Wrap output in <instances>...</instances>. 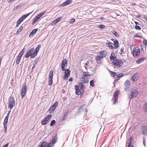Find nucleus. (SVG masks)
I'll return each mask as SVG.
<instances>
[{
  "mask_svg": "<svg viewBox=\"0 0 147 147\" xmlns=\"http://www.w3.org/2000/svg\"><path fill=\"white\" fill-rule=\"evenodd\" d=\"M26 91V84L24 83L22 86L21 92V95L22 98H23L24 96Z\"/></svg>",
  "mask_w": 147,
  "mask_h": 147,
  "instance_id": "obj_7",
  "label": "nucleus"
},
{
  "mask_svg": "<svg viewBox=\"0 0 147 147\" xmlns=\"http://www.w3.org/2000/svg\"><path fill=\"white\" fill-rule=\"evenodd\" d=\"M22 22L21 20H20V19H19L18 20L17 22L20 24Z\"/></svg>",
  "mask_w": 147,
  "mask_h": 147,
  "instance_id": "obj_62",
  "label": "nucleus"
},
{
  "mask_svg": "<svg viewBox=\"0 0 147 147\" xmlns=\"http://www.w3.org/2000/svg\"><path fill=\"white\" fill-rule=\"evenodd\" d=\"M123 63L124 61H122V60L121 59H116L114 61H113V65L117 67H120Z\"/></svg>",
  "mask_w": 147,
  "mask_h": 147,
  "instance_id": "obj_3",
  "label": "nucleus"
},
{
  "mask_svg": "<svg viewBox=\"0 0 147 147\" xmlns=\"http://www.w3.org/2000/svg\"><path fill=\"white\" fill-rule=\"evenodd\" d=\"M38 58H36L34 60V63L33 64V66L32 67V70L34 69L35 68V66L36 65L37 63L38 62Z\"/></svg>",
  "mask_w": 147,
  "mask_h": 147,
  "instance_id": "obj_25",
  "label": "nucleus"
},
{
  "mask_svg": "<svg viewBox=\"0 0 147 147\" xmlns=\"http://www.w3.org/2000/svg\"><path fill=\"white\" fill-rule=\"evenodd\" d=\"M135 28L137 30H141V27L139 26L136 25L135 27Z\"/></svg>",
  "mask_w": 147,
  "mask_h": 147,
  "instance_id": "obj_51",
  "label": "nucleus"
},
{
  "mask_svg": "<svg viewBox=\"0 0 147 147\" xmlns=\"http://www.w3.org/2000/svg\"><path fill=\"white\" fill-rule=\"evenodd\" d=\"M142 133L144 135L147 136V126H144L143 127Z\"/></svg>",
  "mask_w": 147,
  "mask_h": 147,
  "instance_id": "obj_19",
  "label": "nucleus"
},
{
  "mask_svg": "<svg viewBox=\"0 0 147 147\" xmlns=\"http://www.w3.org/2000/svg\"><path fill=\"white\" fill-rule=\"evenodd\" d=\"M72 0H67L65 2L61 4L60 6L61 7H63L66 6L71 3Z\"/></svg>",
  "mask_w": 147,
  "mask_h": 147,
  "instance_id": "obj_21",
  "label": "nucleus"
},
{
  "mask_svg": "<svg viewBox=\"0 0 147 147\" xmlns=\"http://www.w3.org/2000/svg\"><path fill=\"white\" fill-rule=\"evenodd\" d=\"M40 18L37 15L34 18V19L32 21V25H33Z\"/></svg>",
  "mask_w": 147,
  "mask_h": 147,
  "instance_id": "obj_24",
  "label": "nucleus"
},
{
  "mask_svg": "<svg viewBox=\"0 0 147 147\" xmlns=\"http://www.w3.org/2000/svg\"><path fill=\"white\" fill-rule=\"evenodd\" d=\"M68 113L69 111H67L64 113L63 114V117L62 120L63 121H64L65 120V118L66 117V116L67 114Z\"/></svg>",
  "mask_w": 147,
  "mask_h": 147,
  "instance_id": "obj_33",
  "label": "nucleus"
},
{
  "mask_svg": "<svg viewBox=\"0 0 147 147\" xmlns=\"http://www.w3.org/2000/svg\"><path fill=\"white\" fill-rule=\"evenodd\" d=\"M69 76H68L66 75H65L64 77H63L64 79L65 80H67L68 78L69 77Z\"/></svg>",
  "mask_w": 147,
  "mask_h": 147,
  "instance_id": "obj_58",
  "label": "nucleus"
},
{
  "mask_svg": "<svg viewBox=\"0 0 147 147\" xmlns=\"http://www.w3.org/2000/svg\"><path fill=\"white\" fill-rule=\"evenodd\" d=\"M75 21V20L74 18H73L70 21V23L71 24L74 23Z\"/></svg>",
  "mask_w": 147,
  "mask_h": 147,
  "instance_id": "obj_55",
  "label": "nucleus"
},
{
  "mask_svg": "<svg viewBox=\"0 0 147 147\" xmlns=\"http://www.w3.org/2000/svg\"><path fill=\"white\" fill-rule=\"evenodd\" d=\"M21 57L19 56H18L16 61V64L17 65L19 64L20 61L21 59Z\"/></svg>",
  "mask_w": 147,
  "mask_h": 147,
  "instance_id": "obj_29",
  "label": "nucleus"
},
{
  "mask_svg": "<svg viewBox=\"0 0 147 147\" xmlns=\"http://www.w3.org/2000/svg\"><path fill=\"white\" fill-rule=\"evenodd\" d=\"M117 58V55L115 53H112L111 54V56L110 57V61L115 60Z\"/></svg>",
  "mask_w": 147,
  "mask_h": 147,
  "instance_id": "obj_18",
  "label": "nucleus"
},
{
  "mask_svg": "<svg viewBox=\"0 0 147 147\" xmlns=\"http://www.w3.org/2000/svg\"><path fill=\"white\" fill-rule=\"evenodd\" d=\"M138 92L136 90H133L131 91L128 96V98L131 99L136 97L138 94Z\"/></svg>",
  "mask_w": 147,
  "mask_h": 147,
  "instance_id": "obj_5",
  "label": "nucleus"
},
{
  "mask_svg": "<svg viewBox=\"0 0 147 147\" xmlns=\"http://www.w3.org/2000/svg\"><path fill=\"white\" fill-rule=\"evenodd\" d=\"M113 45L115 47V49H117L119 47V43L117 40H115L113 41Z\"/></svg>",
  "mask_w": 147,
  "mask_h": 147,
  "instance_id": "obj_23",
  "label": "nucleus"
},
{
  "mask_svg": "<svg viewBox=\"0 0 147 147\" xmlns=\"http://www.w3.org/2000/svg\"><path fill=\"white\" fill-rule=\"evenodd\" d=\"M109 71L111 76L114 77L116 76V72L111 71L110 70H109Z\"/></svg>",
  "mask_w": 147,
  "mask_h": 147,
  "instance_id": "obj_32",
  "label": "nucleus"
},
{
  "mask_svg": "<svg viewBox=\"0 0 147 147\" xmlns=\"http://www.w3.org/2000/svg\"><path fill=\"white\" fill-rule=\"evenodd\" d=\"M46 10L44 11L43 12H40V13L38 14L37 15L40 18L41 16H43L46 13Z\"/></svg>",
  "mask_w": 147,
  "mask_h": 147,
  "instance_id": "obj_34",
  "label": "nucleus"
},
{
  "mask_svg": "<svg viewBox=\"0 0 147 147\" xmlns=\"http://www.w3.org/2000/svg\"><path fill=\"white\" fill-rule=\"evenodd\" d=\"M9 117H8L6 116L4 120V122H3V124H7V123L8 122V119Z\"/></svg>",
  "mask_w": 147,
  "mask_h": 147,
  "instance_id": "obj_39",
  "label": "nucleus"
},
{
  "mask_svg": "<svg viewBox=\"0 0 147 147\" xmlns=\"http://www.w3.org/2000/svg\"><path fill=\"white\" fill-rule=\"evenodd\" d=\"M134 37H138L141 38H143V37L140 36L138 34H135L134 36Z\"/></svg>",
  "mask_w": 147,
  "mask_h": 147,
  "instance_id": "obj_48",
  "label": "nucleus"
},
{
  "mask_svg": "<svg viewBox=\"0 0 147 147\" xmlns=\"http://www.w3.org/2000/svg\"><path fill=\"white\" fill-rule=\"evenodd\" d=\"M51 116L52 115L51 114L48 115L46 116L44 119L41 121V123L43 125L46 124L47 123L48 120L51 117Z\"/></svg>",
  "mask_w": 147,
  "mask_h": 147,
  "instance_id": "obj_8",
  "label": "nucleus"
},
{
  "mask_svg": "<svg viewBox=\"0 0 147 147\" xmlns=\"http://www.w3.org/2000/svg\"><path fill=\"white\" fill-rule=\"evenodd\" d=\"M38 30V28H36L30 32L29 35V37H32L34 34H36Z\"/></svg>",
  "mask_w": 147,
  "mask_h": 147,
  "instance_id": "obj_22",
  "label": "nucleus"
},
{
  "mask_svg": "<svg viewBox=\"0 0 147 147\" xmlns=\"http://www.w3.org/2000/svg\"><path fill=\"white\" fill-rule=\"evenodd\" d=\"M75 89L76 90L75 93L77 95H79L81 94L82 95V92L80 91L79 87L77 85L75 86Z\"/></svg>",
  "mask_w": 147,
  "mask_h": 147,
  "instance_id": "obj_17",
  "label": "nucleus"
},
{
  "mask_svg": "<svg viewBox=\"0 0 147 147\" xmlns=\"http://www.w3.org/2000/svg\"><path fill=\"white\" fill-rule=\"evenodd\" d=\"M79 86L81 90H84V85L82 82H79Z\"/></svg>",
  "mask_w": 147,
  "mask_h": 147,
  "instance_id": "obj_31",
  "label": "nucleus"
},
{
  "mask_svg": "<svg viewBox=\"0 0 147 147\" xmlns=\"http://www.w3.org/2000/svg\"><path fill=\"white\" fill-rule=\"evenodd\" d=\"M23 29V27L22 26H21L17 30L16 33L15 34H17L20 33L21 31Z\"/></svg>",
  "mask_w": 147,
  "mask_h": 147,
  "instance_id": "obj_28",
  "label": "nucleus"
},
{
  "mask_svg": "<svg viewBox=\"0 0 147 147\" xmlns=\"http://www.w3.org/2000/svg\"><path fill=\"white\" fill-rule=\"evenodd\" d=\"M57 134H56L55 135L53 136L52 137V140L50 143H48L46 141L41 142H40L39 145L37 147H52L51 144H52L56 142V141L57 139Z\"/></svg>",
  "mask_w": 147,
  "mask_h": 147,
  "instance_id": "obj_1",
  "label": "nucleus"
},
{
  "mask_svg": "<svg viewBox=\"0 0 147 147\" xmlns=\"http://www.w3.org/2000/svg\"><path fill=\"white\" fill-rule=\"evenodd\" d=\"M63 19V18L61 17H59L57 19H56L55 20L53 21L52 22V25H55L56 23H57L61 20Z\"/></svg>",
  "mask_w": 147,
  "mask_h": 147,
  "instance_id": "obj_20",
  "label": "nucleus"
},
{
  "mask_svg": "<svg viewBox=\"0 0 147 147\" xmlns=\"http://www.w3.org/2000/svg\"><path fill=\"white\" fill-rule=\"evenodd\" d=\"M136 74H134L131 78V79L133 81H134L136 79Z\"/></svg>",
  "mask_w": 147,
  "mask_h": 147,
  "instance_id": "obj_50",
  "label": "nucleus"
},
{
  "mask_svg": "<svg viewBox=\"0 0 147 147\" xmlns=\"http://www.w3.org/2000/svg\"><path fill=\"white\" fill-rule=\"evenodd\" d=\"M140 53V49L137 47H134L133 51L132 54L135 57L139 56Z\"/></svg>",
  "mask_w": 147,
  "mask_h": 147,
  "instance_id": "obj_6",
  "label": "nucleus"
},
{
  "mask_svg": "<svg viewBox=\"0 0 147 147\" xmlns=\"http://www.w3.org/2000/svg\"><path fill=\"white\" fill-rule=\"evenodd\" d=\"M100 55H101V56L102 57V58L105 57L106 55L105 54V51H103L101 52Z\"/></svg>",
  "mask_w": 147,
  "mask_h": 147,
  "instance_id": "obj_41",
  "label": "nucleus"
},
{
  "mask_svg": "<svg viewBox=\"0 0 147 147\" xmlns=\"http://www.w3.org/2000/svg\"><path fill=\"white\" fill-rule=\"evenodd\" d=\"M58 102L57 101H56L51 106L52 108H53L55 109H56L58 106Z\"/></svg>",
  "mask_w": 147,
  "mask_h": 147,
  "instance_id": "obj_35",
  "label": "nucleus"
},
{
  "mask_svg": "<svg viewBox=\"0 0 147 147\" xmlns=\"http://www.w3.org/2000/svg\"><path fill=\"white\" fill-rule=\"evenodd\" d=\"M67 60L66 59H63L61 62V68L62 71H64L65 70V67L67 66Z\"/></svg>",
  "mask_w": 147,
  "mask_h": 147,
  "instance_id": "obj_11",
  "label": "nucleus"
},
{
  "mask_svg": "<svg viewBox=\"0 0 147 147\" xmlns=\"http://www.w3.org/2000/svg\"><path fill=\"white\" fill-rule=\"evenodd\" d=\"M124 49L123 47H122L121 48L120 50L121 52L119 53L120 55H122V54L125 53L123 51Z\"/></svg>",
  "mask_w": 147,
  "mask_h": 147,
  "instance_id": "obj_52",
  "label": "nucleus"
},
{
  "mask_svg": "<svg viewBox=\"0 0 147 147\" xmlns=\"http://www.w3.org/2000/svg\"><path fill=\"white\" fill-rule=\"evenodd\" d=\"M9 143H6L5 144V145H4L3 146V147H7L8 145H9Z\"/></svg>",
  "mask_w": 147,
  "mask_h": 147,
  "instance_id": "obj_63",
  "label": "nucleus"
},
{
  "mask_svg": "<svg viewBox=\"0 0 147 147\" xmlns=\"http://www.w3.org/2000/svg\"><path fill=\"white\" fill-rule=\"evenodd\" d=\"M15 105V101L13 96H11L9 97L8 102V108L10 109L13 108Z\"/></svg>",
  "mask_w": 147,
  "mask_h": 147,
  "instance_id": "obj_2",
  "label": "nucleus"
},
{
  "mask_svg": "<svg viewBox=\"0 0 147 147\" xmlns=\"http://www.w3.org/2000/svg\"><path fill=\"white\" fill-rule=\"evenodd\" d=\"M105 26L104 25H99L98 26V27L100 29H104L105 28Z\"/></svg>",
  "mask_w": 147,
  "mask_h": 147,
  "instance_id": "obj_44",
  "label": "nucleus"
},
{
  "mask_svg": "<svg viewBox=\"0 0 147 147\" xmlns=\"http://www.w3.org/2000/svg\"><path fill=\"white\" fill-rule=\"evenodd\" d=\"M106 45L107 46L109 47L111 49H115L114 47L113 46V43L110 42L109 40H107L106 43Z\"/></svg>",
  "mask_w": 147,
  "mask_h": 147,
  "instance_id": "obj_16",
  "label": "nucleus"
},
{
  "mask_svg": "<svg viewBox=\"0 0 147 147\" xmlns=\"http://www.w3.org/2000/svg\"><path fill=\"white\" fill-rule=\"evenodd\" d=\"M24 3H22L18 5V6L19 7V8H20V7H22L24 5Z\"/></svg>",
  "mask_w": 147,
  "mask_h": 147,
  "instance_id": "obj_61",
  "label": "nucleus"
},
{
  "mask_svg": "<svg viewBox=\"0 0 147 147\" xmlns=\"http://www.w3.org/2000/svg\"><path fill=\"white\" fill-rule=\"evenodd\" d=\"M55 123V120H52L51 121L50 125L51 126H53Z\"/></svg>",
  "mask_w": 147,
  "mask_h": 147,
  "instance_id": "obj_45",
  "label": "nucleus"
},
{
  "mask_svg": "<svg viewBox=\"0 0 147 147\" xmlns=\"http://www.w3.org/2000/svg\"><path fill=\"white\" fill-rule=\"evenodd\" d=\"M11 112V111L10 110H9L8 111V113L7 114V115L6 116L8 117H9V114H10Z\"/></svg>",
  "mask_w": 147,
  "mask_h": 147,
  "instance_id": "obj_60",
  "label": "nucleus"
},
{
  "mask_svg": "<svg viewBox=\"0 0 147 147\" xmlns=\"http://www.w3.org/2000/svg\"><path fill=\"white\" fill-rule=\"evenodd\" d=\"M145 59L144 57L140 58L136 61V63L138 64H139L143 62Z\"/></svg>",
  "mask_w": 147,
  "mask_h": 147,
  "instance_id": "obj_26",
  "label": "nucleus"
},
{
  "mask_svg": "<svg viewBox=\"0 0 147 147\" xmlns=\"http://www.w3.org/2000/svg\"><path fill=\"white\" fill-rule=\"evenodd\" d=\"M143 44L145 46H146L147 45V41L146 39H144V40L143 41Z\"/></svg>",
  "mask_w": 147,
  "mask_h": 147,
  "instance_id": "obj_53",
  "label": "nucleus"
},
{
  "mask_svg": "<svg viewBox=\"0 0 147 147\" xmlns=\"http://www.w3.org/2000/svg\"><path fill=\"white\" fill-rule=\"evenodd\" d=\"M112 33L113 34L117 37H118L119 36L118 33L117 32L114 30H113L112 32Z\"/></svg>",
  "mask_w": 147,
  "mask_h": 147,
  "instance_id": "obj_38",
  "label": "nucleus"
},
{
  "mask_svg": "<svg viewBox=\"0 0 147 147\" xmlns=\"http://www.w3.org/2000/svg\"><path fill=\"white\" fill-rule=\"evenodd\" d=\"M95 82V81H94V80H93L90 81V86L92 87L94 86V83Z\"/></svg>",
  "mask_w": 147,
  "mask_h": 147,
  "instance_id": "obj_37",
  "label": "nucleus"
},
{
  "mask_svg": "<svg viewBox=\"0 0 147 147\" xmlns=\"http://www.w3.org/2000/svg\"><path fill=\"white\" fill-rule=\"evenodd\" d=\"M145 141H146L145 138V137H144L143 138V145L144 146H145L146 145V142H145Z\"/></svg>",
  "mask_w": 147,
  "mask_h": 147,
  "instance_id": "obj_56",
  "label": "nucleus"
},
{
  "mask_svg": "<svg viewBox=\"0 0 147 147\" xmlns=\"http://www.w3.org/2000/svg\"><path fill=\"white\" fill-rule=\"evenodd\" d=\"M24 49L23 48L19 54L18 56L22 57L24 52Z\"/></svg>",
  "mask_w": 147,
  "mask_h": 147,
  "instance_id": "obj_42",
  "label": "nucleus"
},
{
  "mask_svg": "<svg viewBox=\"0 0 147 147\" xmlns=\"http://www.w3.org/2000/svg\"><path fill=\"white\" fill-rule=\"evenodd\" d=\"M55 109L53 108H52V107H50L49 110V113H53L55 111Z\"/></svg>",
  "mask_w": 147,
  "mask_h": 147,
  "instance_id": "obj_36",
  "label": "nucleus"
},
{
  "mask_svg": "<svg viewBox=\"0 0 147 147\" xmlns=\"http://www.w3.org/2000/svg\"><path fill=\"white\" fill-rule=\"evenodd\" d=\"M132 139L133 140V138L132 136H131L128 140V141H129L128 144H129V145H131V142Z\"/></svg>",
  "mask_w": 147,
  "mask_h": 147,
  "instance_id": "obj_40",
  "label": "nucleus"
},
{
  "mask_svg": "<svg viewBox=\"0 0 147 147\" xmlns=\"http://www.w3.org/2000/svg\"><path fill=\"white\" fill-rule=\"evenodd\" d=\"M64 73H65V75H66L68 76H69L70 74V73L71 72V71L70 70H69L68 69H66L65 70Z\"/></svg>",
  "mask_w": 147,
  "mask_h": 147,
  "instance_id": "obj_27",
  "label": "nucleus"
},
{
  "mask_svg": "<svg viewBox=\"0 0 147 147\" xmlns=\"http://www.w3.org/2000/svg\"><path fill=\"white\" fill-rule=\"evenodd\" d=\"M90 76V75L89 74H83V76L81 78L82 82L84 83H88L89 80H88L87 77Z\"/></svg>",
  "mask_w": 147,
  "mask_h": 147,
  "instance_id": "obj_9",
  "label": "nucleus"
},
{
  "mask_svg": "<svg viewBox=\"0 0 147 147\" xmlns=\"http://www.w3.org/2000/svg\"><path fill=\"white\" fill-rule=\"evenodd\" d=\"M144 110L145 111L147 112V103L144 105Z\"/></svg>",
  "mask_w": 147,
  "mask_h": 147,
  "instance_id": "obj_49",
  "label": "nucleus"
},
{
  "mask_svg": "<svg viewBox=\"0 0 147 147\" xmlns=\"http://www.w3.org/2000/svg\"><path fill=\"white\" fill-rule=\"evenodd\" d=\"M7 125L6 124H3V125L4 128V133L5 134L7 133Z\"/></svg>",
  "mask_w": 147,
  "mask_h": 147,
  "instance_id": "obj_43",
  "label": "nucleus"
},
{
  "mask_svg": "<svg viewBox=\"0 0 147 147\" xmlns=\"http://www.w3.org/2000/svg\"><path fill=\"white\" fill-rule=\"evenodd\" d=\"M120 79L119 77L117 76L116 77L115 79L114 82H113V84L117 82L118 80Z\"/></svg>",
  "mask_w": 147,
  "mask_h": 147,
  "instance_id": "obj_46",
  "label": "nucleus"
},
{
  "mask_svg": "<svg viewBox=\"0 0 147 147\" xmlns=\"http://www.w3.org/2000/svg\"><path fill=\"white\" fill-rule=\"evenodd\" d=\"M41 47L40 45H39L34 49V51H33V55L34 56L33 57H35L37 55L39 50Z\"/></svg>",
  "mask_w": 147,
  "mask_h": 147,
  "instance_id": "obj_15",
  "label": "nucleus"
},
{
  "mask_svg": "<svg viewBox=\"0 0 147 147\" xmlns=\"http://www.w3.org/2000/svg\"><path fill=\"white\" fill-rule=\"evenodd\" d=\"M19 7L18 6V5L17 6H15L13 8V11H14L15 10H16V9L19 8Z\"/></svg>",
  "mask_w": 147,
  "mask_h": 147,
  "instance_id": "obj_57",
  "label": "nucleus"
},
{
  "mask_svg": "<svg viewBox=\"0 0 147 147\" xmlns=\"http://www.w3.org/2000/svg\"><path fill=\"white\" fill-rule=\"evenodd\" d=\"M34 47L31 48L30 50H28L26 53L25 55V57L26 58H28L30 56L31 58L33 59L35 57H33L34 56L33 55V53L34 51Z\"/></svg>",
  "mask_w": 147,
  "mask_h": 147,
  "instance_id": "obj_4",
  "label": "nucleus"
},
{
  "mask_svg": "<svg viewBox=\"0 0 147 147\" xmlns=\"http://www.w3.org/2000/svg\"><path fill=\"white\" fill-rule=\"evenodd\" d=\"M125 90L126 91H128L130 88V84L129 80H127L124 83Z\"/></svg>",
  "mask_w": 147,
  "mask_h": 147,
  "instance_id": "obj_14",
  "label": "nucleus"
},
{
  "mask_svg": "<svg viewBox=\"0 0 147 147\" xmlns=\"http://www.w3.org/2000/svg\"><path fill=\"white\" fill-rule=\"evenodd\" d=\"M53 70L50 71L49 77V85L51 86L53 84Z\"/></svg>",
  "mask_w": 147,
  "mask_h": 147,
  "instance_id": "obj_10",
  "label": "nucleus"
},
{
  "mask_svg": "<svg viewBox=\"0 0 147 147\" xmlns=\"http://www.w3.org/2000/svg\"><path fill=\"white\" fill-rule=\"evenodd\" d=\"M85 105H83L80 106L79 109V111H85V117H87V112H88V109L86 108V107Z\"/></svg>",
  "mask_w": 147,
  "mask_h": 147,
  "instance_id": "obj_13",
  "label": "nucleus"
},
{
  "mask_svg": "<svg viewBox=\"0 0 147 147\" xmlns=\"http://www.w3.org/2000/svg\"><path fill=\"white\" fill-rule=\"evenodd\" d=\"M32 11L30 12V13H27L25 15H23L21 17H22V18H23L24 19V20L30 14L32 13Z\"/></svg>",
  "mask_w": 147,
  "mask_h": 147,
  "instance_id": "obj_30",
  "label": "nucleus"
},
{
  "mask_svg": "<svg viewBox=\"0 0 147 147\" xmlns=\"http://www.w3.org/2000/svg\"><path fill=\"white\" fill-rule=\"evenodd\" d=\"M136 17L137 18H139L140 17H141V16L140 15L138 14L136 15Z\"/></svg>",
  "mask_w": 147,
  "mask_h": 147,
  "instance_id": "obj_64",
  "label": "nucleus"
},
{
  "mask_svg": "<svg viewBox=\"0 0 147 147\" xmlns=\"http://www.w3.org/2000/svg\"><path fill=\"white\" fill-rule=\"evenodd\" d=\"M102 57L99 55H97L96 57V60H101V59H102Z\"/></svg>",
  "mask_w": 147,
  "mask_h": 147,
  "instance_id": "obj_47",
  "label": "nucleus"
},
{
  "mask_svg": "<svg viewBox=\"0 0 147 147\" xmlns=\"http://www.w3.org/2000/svg\"><path fill=\"white\" fill-rule=\"evenodd\" d=\"M119 91L118 90H115L113 95L114 98V101L113 102V104H115L116 102L118 100V95L119 93Z\"/></svg>",
  "mask_w": 147,
  "mask_h": 147,
  "instance_id": "obj_12",
  "label": "nucleus"
},
{
  "mask_svg": "<svg viewBox=\"0 0 147 147\" xmlns=\"http://www.w3.org/2000/svg\"><path fill=\"white\" fill-rule=\"evenodd\" d=\"M97 63L100 64L101 63V60H96Z\"/></svg>",
  "mask_w": 147,
  "mask_h": 147,
  "instance_id": "obj_59",
  "label": "nucleus"
},
{
  "mask_svg": "<svg viewBox=\"0 0 147 147\" xmlns=\"http://www.w3.org/2000/svg\"><path fill=\"white\" fill-rule=\"evenodd\" d=\"M123 75H124L122 73H120L118 74L117 76H119V78H121L123 77Z\"/></svg>",
  "mask_w": 147,
  "mask_h": 147,
  "instance_id": "obj_54",
  "label": "nucleus"
}]
</instances>
